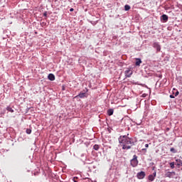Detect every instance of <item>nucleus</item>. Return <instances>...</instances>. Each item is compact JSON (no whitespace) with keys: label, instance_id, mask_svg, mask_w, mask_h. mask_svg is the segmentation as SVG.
Segmentation results:
<instances>
[{"label":"nucleus","instance_id":"nucleus-19","mask_svg":"<svg viewBox=\"0 0 182 182\" xmlns=\"http://www.w3.org/2000/svg\"><path fill=\"white\" fill-rule=\"evenodd\" d=\"M170 151H171V153H176L177 151H176V149L174 148H171Z\"/></svg>","mask_w":182,"mask_h":182},{"label":"nucleus","instance_id":"nucleus-24","mask_svg":"<svg viewBox=\"0 0 182 182\" xmlns=\"http://www.w3.org/2000/svg\"><path fill=\"white\" fill-rule=\"evenodd\" d=\"M142 97H146V94H143Z\"/></svg>","mask_w":182,"mask_h":182},{"label":"nucleus","instance_id":"nucleus-17","mask_svg":"<svg viewBox=\"0 0 182 182\" xmlns=\"http://www.w3.org/2000/svg\"><path fill=\"white\" fill-rule=\"evenodd\" d=\"M124 10L125 11H130V6L129 5H125L124 6Z\"/></svg>","mask_w":182,"mask_h":182},{"label":"nucleus","instance_id":"nucleus-21","mask_svg":"<svg viewBox=\"0 0 182 182\" xmlns=\"http://www.w3.org/2000/svg\"><path fill=\"white\" fill-rule=\"evenodd\" d=\"M174 97H175L174 95H170V98H171V99H174Z\"/></svg>","mask_w":182,"mask_h":182},{"label":"nucleus","instance_id":"nucleus-12","mask_svg":"<svg viewBox=\"0 0 182 182\" xmlns=\"http://www.w3.org/2000/svg\"><path fill=\"white\" fill-rule=\"evenodd\" d=\"M114 110H113V109H109L107 110V114L108 116H112L113 113H114Z\"/></svg>","mask_w":182,"mask_h":182},{"label":"nucleus","instance_id":"nucleus-6","mask_svg":"<svg viewBox=\"0 0 182 182\" xmlns=\"http://www.w3.org/2000/svg\"><path fill=\"white\" fill-rule=\"evenodd\" d=\"M156 171H154L152 175H149L148 177L149 181H154V178H156Z\"/></svg>","mask_w":182,"mask_h":182},{"label":"nucleus","instance_id":"nucleus-4","mask_svg":"<svg viewBox=\"0 0 182 182\" xmlns=\"http://www.w3.org/2000/svg\"><path fill=\"white\" fill-rule=\"evenodd\" d=\"M126 77H131L133 75V70H132V68H127V70L124 72Z\"/></svg>","mask_w":182,"mask_h":182},{"label":"nucleus","instance_id":"nucleus-1","mask_svg":"<svg viewBox=\"0 0 182 182\" xmlns=\"http://www.w3.org/2000/svg\"><path fill=\"white\" fill-rule=\"evenodd\" d=\"M119 143L122 146L123 150H129L132 146H134L133 139L126 135L119 136Z\"/></svg>","mask_w":182,"mask_h":182},{"label":"nucleus","instance_id":"nucleus-15","mask_svg":"<svg viewBox=\"0 0 182 182\" xmlns=\"http://www.w3.org/2000/svg\"><path fill=\"white\" fill-rule=\"evenodd\" d=\"M176 161L177 163V166H182V161L181 159H176Z\"/></svg>","mask_w":182,"mask_h":182},{"label":"nucleus","instance_id":"nucleus-11","mask_svg":"<svg viewBox=\"0 0 182 182\" xmlns=\"http://www.w3.org/2000/svg\"><path fill=\"white\" fill-rule=\"evenodd\" d=\"M86 96V93L85 92H81L78 95H77L75 97H80L81 99H83Z\"/></svg>","mask_w":182,"mask_h":182},{"label":"nucleus","instance_id":"nucleus-7","mask_svg":"<svg viewBox=\"0 0 182 182\" xmlns=\"http://www.w3.org/2000/svg\"><path fill=\"white\" fill-rule=\"evenodd\" d=\"M176 174V172H166L165 173V177H168V178H171L172 176H174Z\"/></svg>","mask_w":182,"mask_h":182},{"label":"nucleus","instance_id":"nucleus-3","mask_svg":"<svg viewBox=\"0 0 182 182\" xmlns=\"http://www.w3.org/2000/svg\"><path fill=\"white\" fill-rule=\"evenodd\" d=\"M153 48H154V49L156 50V53H159V52H160V50H161V46H160V43H157V42H154L152 44Z\"/></svg>","mask_w":182,"mask_h":182},{"label":"nucleus","instance_id":"nucleus-26","mask_svg":"<svg viewBox=\"0 0 182 182\" xmlns=\"http://www.w3.org/2000/svg\"><path fill=\"white\" fill-rule=\"evenodd\" d=\"M46 15H47L46 13H44V14H43V16H46Z\"/></svg>","mask_w":182,"mask_h":182},{"label":"nucleus","instance_id":"nucleus-2","mask_svg":"<svg viewBox=\"0 0 182 182\" xmlns=\"http://www.w3.org/2000/svg\"><path fill=\"white\" fill-rule=\"evenodd\" d=\"M130 164L132 167H137L139 160H137L136 155H134L133 159L130 161Z\"/></svg>","mask_w":182,"mask_h":182},{"label":"nucleus","instance_id":"nucleus-8","mask_svg":"<svg viewBox=\"0 0 182 182\" xmlns=\"http://www.w3.org/2000/svg\"><path fill=\"white\" fill-rule=\"evenodd\" d=\"M161 20L164 21V22H167L168 21V16L164 14L161 16Z\"/></svg>","mask_w":182,"mask_h":182},{"label":"nucleus","instance_id":"nucleus-13","mask_svg":"<svg viewBox=\"0 0 182 182\" xmlns=\"http://www.w3.org/2000/svg\"><path fill=\"white\" fill-rule=\"evenodd\" d=\"M178 93H179L178 91L177 90H176V89L173 88V94L175 95V97L178 96Z\"/></svg>","mask_w":182,"mask_h":182},{"label":"nucleus","instance_id":"nucleus-22","mask_svg":"<svg viewBox=\"0 0 182 182\" xmlns=\"http://www.w3.org/2000/svg\"><path fill=\"white\" fill-rule=\"evenodd\" d=\"M73 11H74L73 9H70V12H73Z\"/></svg>","mask_w":182,"mask_h":182},{"label":"nucleus","instance_id":"nucleus-25","mask_svg":"<svg viewBox=\"0 0 182 182\" xmlns=\"http://www.w3.org/2000/svg\"><path fill=\"white\" fill-rule=\"evenodd\" d=\"M73 181H74V182H77V181H76V179H75V178H73Z\"/></svg>","mask_w":182,"mask_h":182},{"label":"nucleus","instance_id":"nucleus-27","mask_svg":"<svg viewBox=\"0 0 182 182\" xmlns=\"http://www.w3.org/2000/svg\"><path fill=\"white\" fill-rule=\"evenodd\" d=\"M166 130H169V129H168V128H167V129H166Z\"/></svg>","mask_w":182,"mask_h":182},{"label":"nucleus","instance_id":"nucleus-9","mask_svg":"<svg viewBox=\"0 0 182 182\" xmlns=\"http://www.w3.org/2000/svg\"><path fill=\"white\" fill-rule=\"evenodd\" d=\"M135 60H136V63H135L136 66H140V63H142L141 59L135 58Z\"/></svg>","mask_w":182,"mask_h":182},{"label":"nucleus","instance_id":"nucleus-10","mask_svg":"<svg viewBox=\"0 0 182 182\" xmlns=\"http://www.w3.org/2000/svg\"><path fill=\"white\" fill-rule=\"evenodd\" d=\"M49 80L53 81L55 80V75L50 73L48 76Z\"/></svg>","mask_w":182,"mask_h":182},{"label":"nucleus","instance_id":"nucleus-20","mask_svg":"<svg viewBox=\"0 0 182 182\" xmlns=\"http://www.w3.org/2000/svg\"><path fill=\"white\" fill-rule=\"evenodd\" d=\"M170 166H171V168H174V162H171L170 163Z\"/></svg>","mask_w":182,"mask_h":182},{"label":"nucleus","instance_id":"nucleus-5","mask_svg":"<svg viewBox=\"0 0 182 182\" xmlns=\"http://www.w3.org/2000/svg\"><path fill=\"white\" fill-rule=\"evenodd\" d=\"M137 178L139 180H143L146 177V173L144 171H141L136 174Z\"/></svg>","mask_w":182,"mask_h":182},{"label":"nucleus","instance_id":"nucleus-14","mask_svg":"<svg viewBox=\"0 0 182 182\" xmlns=\"http://www.w3.org/2000/svg\"><path fill=\"white\" fill-rule=\"evenodd\" d=\"M93 149L97 151V150L100 149V146L98 144H95L94 145Z\"/></svg>","mask_w":182,"mask_h":182},{"label":"nucleus","instance_id":"nucleus-23","mask_svg":"<svg viewBox=\"0 0 182 182\" xmlns=\"http://www.w3.org/2000/svg\"><path fill=\"white\" fill-rule=\"evenodd\" d=\"M145 147H146V148L149 147V144H146Z\"/></svg>","mask_w":182,"mask_h":182},{"label":"nucleus","instance_id":"nucleus-16","mask_svg":"<svg viewBox=\"0 0 182 182\" xmlns=\"http://www.w3.org/2000/svg\"><path fill=\"white\" fill-rule=\"evenodd\" d=\"M6 110H7L8 112H10L11 113H14V109H13L12 107H6Z\"/></svg>","mask_w":182,"mask_h":182},{"label":"nucleus","instance_id":"nucleus-18","mask_svg":"<svg viewBox=\"0 0 182 182\" xmlns=\"http://www.w3.org/2000/svg\"><path fill=\"white\" fill-rule=\"evenodd\" d=\"M26 132L27 134H31L32 133V129H27Z\"/></svg>","mask_w":182,"mask_h":182}]
</instances>
